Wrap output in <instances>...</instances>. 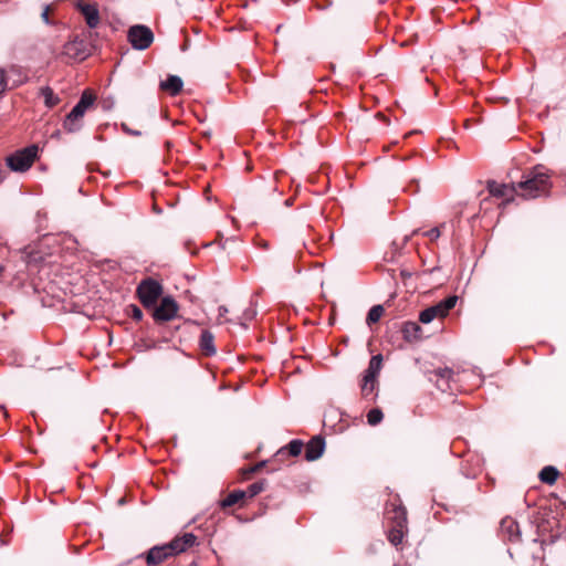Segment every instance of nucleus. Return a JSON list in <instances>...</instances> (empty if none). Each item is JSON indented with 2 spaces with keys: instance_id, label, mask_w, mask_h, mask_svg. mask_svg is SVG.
<instances>
[{
  "instance_id": "nucleus-35",
  "label": "nucleus",
  "mask_w": 566,
  "mask_h": 566,
  "mask_svg": "<svg viewBox=\"0 0 566 566\" xmlns=\"http://www.w3.org/2000/svg\"><path fill=\"white\" fill-rule=\"evenodd\" d=\"M7 170L4 167L0 166V184L6 179Z\"/></svg>"
},
{
  "instance_id": "nucleus-14",
  "label": "nucleus",
  "mask_w": 566,
  "mask_h": 566,
  "mask_svg": "<svg viewBox=\"0 0 566 566\" xmlns=\"http://www.w3.org/2000/svg\"><path fill=\"white\" fill-rule=\"evenodd\" d=\"M325 449V441L322 437L316 436L312 438L305 447V459L307 461H315L322 457Z\"/></svg>"
},
{
  "instance_id": "nucleus-2",
  "label": "nucleus",
  "mask_w": 566,
  "mask_h": 566,
  "mask_svg": "<svg viewBox=\"0 0 566 566\" xmlns=\"http://www.w3.org/2000/svg\"><path fill=\"white\" fill-rule=\"evenodd\" d=\"M94 103V96L87 92H84L77 104L72 108L70 114L66 116L63 127L69 133L77 132L82 124L81 119L84 116L86 109Z\"/></svg>"
},
{
  "instance_id": "nucleus-16",
  "label": "nucleus",
  "mask_w": 566,
  "mask_h": 566,
  "mask_svg": "<svg viewBox=\"0 0 566 566\" xmlns=\"http://www.w3.org/2000/svg\"><path fill=\"white\" fill-rule=\"evenodd\" d=\"M174 556L167 544L153 547L147 554L148 564H160L168 557Z\"/></svg>"
},
{
  "instance_id": "nucleus-19",
  "label": "nucleus",
  "mask_w": 566,
  "mask_h": 566,
  "mask_svg": "<svg viewBox=\"0 0 566 566\" xmlns=\"http://www.w3.org/2000/svg\"><path fill=\"white\" fill-rule=\"evenodd\" d=\"M402 333L403 337L409 342L422 338V329L417 323H406Z\"/></svg>"
},
{
  "instance_id": "nucleus-31",
  "label": "nucleus",
  "mask_w": 566,
  "mask_h": 566,
  "mask_svg": "<svg viewBox=\"0 0 566 566\" xmlns=\"http://www.w3.org/2000/svg\"><path fill=\"white\" fill-rule=\"evenodd\" d=\"M424 235L429 237L431 240H436L440 237V231L438 228H433L427 231Z\"/></svg>"
},
{
  "instance_id": "nucleus-9",
  "label": "nucleus",
  "mask_w": 566,
  "mask_h": 566,
  "mask_svg": "<svg viewBox=\"0 0 566 566\" xmlns=\"http://www.w3.org/2000/svg\"><path fill=\"white\" fill-rule=\"evenodd\" d=\"M153 317L156 322H168L177 316L179 306L174 297L165 296L158 306L155 305Z\"/></svg>"
},
{
  "instance_id": "nucleus-7",
  "label": "nucleus",
  "mask_w": 566,
  "mask_h": 566,
  "mask_svg": "<svg viewBox=\"0 0 566 566\" xmlns=\"http://www.w3.org/2000/svg\"><path fill=\"white\" fill-rule=\"evenodd\" d=\"M127 38L134 49L143 51L153 43L154 33L148 27L136 24L129 28Z\"/></svg>"
},
{
  "instance_id": "nucleus-15",
  "label": "nucleus",
  "mask_w": 566,
  "mask_h": 566,
  "mask_svg": "<svg viewBox=\"0 0 566 566\" xmlns=\"http://www.w3.org/2000/svg\"><path fill=\"white\" fill-rule=\"evenodd\" d=\"M62 54L74 60H83L86 56L83 42L77 40L65 43Z\"/></svg>"
},
{
  "instance_id": "nucleus-20",
  "label": "nucleus",
  "mask_w": 566,
  "mask_h": 566,
  "mask_svg": "<svg viewBox=\"0 0 566 566\" xmlns=\"http://www.w3.org/2000/svg\"><path fill=\"white\" fill-rule=\"evenodd\" d=\"M303 442L301 440H292L286 447L280 449L276 453L277 457H283L287 452L292 457H297L303 450Z\"/></svg>"
},
{
  "instance_id": "nucleus-10",
  "label": "nucleus",
  "mask_w": 566,
  "mask_h": 566,
  "mask_svg": "<svg viewBox=\"0 0 566 566\" xmlns=\"http://www.w3.org/2000/svg\"><path fill=\"white\" fill-rule=\"evenodd\" d=\"M76 9L82 13L86 24L94 29L99 24V12L96 3L76 2Z\"/></svg>"
},
{
  "instance_id": "nucleus-17",
  "label": "nucleus",
  "mask_w": 566,
  "mask_h": 566,
  "mask_svg": "<svg viewBox=\"0 0 566 566\" xmlns=\"http://www.w3.org/2000/svg\"><path fill=\"white\" fill-rule=\"evenodd\" d=\"M182 86L184 82L177 75H169L165 81H161L159 84L160 90L168 92L172 96L180 93Z\"/></svg>"
},
{
  "instance_id": "nucleus-27",
  "label": "nucleus",
  "mask_w": 566,
  "mask_h": 566,
  "mask_svg": "<svg viewBox=\"0 0 566 566\" xmlns=\"http://www.w3.org/2000/svg\"><path fill=\"white\" fill-rule=\"evenodd\" d=\"M264 481L252 483L251 485H249L247 494H249L250 497H253L264 490Z\"/></svg>"
},
{
  "instance_id": "nucleus-33",
  "label": "nucleus",
  "mask_w": 566,
  "mask_h": 566,
  "mask_svg": "<svg viewBox=\"0 0 566 566\" xmlns=\"http://www.w3.org/2000/svg\"><path fill=\"white\" fill-rule=\"evenodd\" d=\"M264 465H265V462L262 461V462L251 467L247 472L248 473H255V472L260 471Z\"/></svg>"
},
{
  "instance_id": "nucleus-6",
  "label": "nucleus",
  "mask_w": 566,
  "mask_h": 566,
  "mask_svg": "<svg viewBox=\"0 0 566 566\" xmlns=\"http://www.w3.org/2000/svg\"><path fill=\"white\" fill-rule=\"evenodd\" d=\"M36 153V146L27 147L7 157V165L12 171L23 172L32 166Z\"/></svg>"
},
{
  "instance_id": "nucleus-36",
  "label": "nucleus",
  "mask_w": 566,
  "mask_h": 566,
  "mask_svg": "<svg viewBox=\"0 0 566 566\" xmlns=\"http://www.w3.org/2000/svg\"><path fill=\"white\" fill-rule=\"evenodd\" d=\"M400 274H401V276H402L403 279H405V277H410V276H411V273H410V272H408V271H406V270H402V271L400 272Z\"/></svg>"
},
{
  "instance_id": "nucleus-12",
  "label": "nucleus",
  "mask_w": 566,
  "mask_h": 566,
  "mask_svg": "<svg viewBox=\"0 0 566 566\" xmlns=\"http://www.w3.org/2000/svg\"><path fill=\"white\" fill-rule=\"evenodd\" d=\"M197 542V537L192 533H185L182 536L175 537L167 543L172 555L176 556L192 547Z\"/></svg>"
},
{
  "instance_id": "nucleus-4",
  "label": "nucleus",
  "mask_w": 566,
  "mask_h": 566,
  "mask_svg": "<svg viewBox=\"0 0 566 566\" xmlns=\"http://www.w3.org/2000/svg\"><path fill=\"white\" fill-rule=\"evenodd\" d=\"M161 294V284L153 279L143 280L137 286L139 301L147 308L155 307Z\"/></svg>"
},
{
  "instance_id": "nucleus-23",
  "label": "nucleus",
  "mask_w": 566,
  "mask_h": 566,
  "mask_svg": "<svg viewBox=\"0 0 566 566\" xmlns=\"http://www.w3.org/2000/svg\"><path fill=\"white\" fill-rule=\"evenodd\" d=\"M247 495L245 491L237 490L231 492L226 499L221 501V507H230L237 504L239 501L243 500Z\"/></svg>"
},
{
  "instance_id": "nucleus-18",
  "label": "nucleus",
  "mask_w": 566,
  "mask_h": 566,
  "mask_svg": "<svg viewBox=\"0 0 566 566\" xmlns=\"http://www.w3.org/2000/svg\"><path fill=\"white\" fill-rule=\"evenodd\" d=\"M214 337L211 332L203 331L200 336V347L208 356L214 355L217 349L214 347Z\"/></svg>"
},
{
  "instance_id": "nucleus-22",
  "label": "nucleus",
  "mask_w": 566,
  "mask_h": 566,
  "mask_svg": "<svg viewBox=\"0 0 566 566\" xmlns=\"http://www.w3.org/2000/svg\"><path fill=\"white\" fill-rule=\"evenodd\" d=\"M558 470L555 467L548 465L541 470L539 480L546 484H554L558 478Z\"/></svg>"
},
{
  "instance_id": "nucleus-28",
  "label": "nucleus",
  "mask_w": 566,
  "mask_h": 566,
  "mask_svg": "<svg viewBox=\"0 0 566 566\" xmlns=\"http://www.w3.org/2000/svg\"><path fill=\"white\" fill-rule=\"evenodd\" d=\"M11 71L17 74L18 80L13 82L14 86H20L29 81V76L19 67H12Z\"/></svg>"
},
{
  "instance_id": "nucleus-1",
  "label": "nucleus",
  "mask_w": 566,
  "mask_h": 566,
  "mask_svg": "<svg viewBox=\"0 0 566 566\" xmlns=\"http://www.w3.org/2000/svg\"><path fill=\"white\" fill-rule=\"evenodd\" d=\"M551 176L543 166L534 167L525 180L517 184L521 196L525 199H534L548 192L551 188Z\"/></svg>"
},
{
  "instance_id": "nucleus-29",
  "label": "nucleus",
  "mask_w": 566,
  "mask_h": 566,
  "mask_svg": "<svg viewBox=\"0 0 566 566\" xmlns=\"http://www.w3.org/2000/svg\"><path fill=\"white\" fill-rule=\"evenodd\" d=\"M8 87L6 70L0 67V94L4 93Z\"/></svg>"
},
{
  "instance_id": "nucleus-32",
  "label": "nucleus",
  "mask_w": 566,
  "mask_h": 566,
  "mask_svg": "<svg viewBox=\"0 0 566 566\" xmlns=\"http://www.w3.org/2000/svg\"><path fill=\"white\" fill-rule=\"evenodd\" d=\"M49 11H50V7L46 6L41 13V18H42L43 22L46 24H50Z\"/></svg>"
},
{
  "instance_id": "nucleus-34",
  "label": "nucleus",
  "mask_w": 566,
  "mask_h": 566,
  "mask_svg": "<svg viewBox=\"0 0 566 566\" xmlns=\"http://www.w3.org/2000/svg\"><path fill=\"white\" fill-rule=\"evenodd\" d=\"M218 312H219L218 321H219V323H222L221 318L226 316V314L228 313V308L224 306H219Z\"/></svg>"
},
{
  "instance_id": "nucleus-11",
  "label": "nucleus",
  "mask_w": 566,
  "mask_h": 566,
  "mask_svg": "<svg viewBox=\"0 0 566 566\" xmlns=\"http://www.w3.org/2000/svg\"><path fill=\"white\" fill-rule=\"evenodd\" d=\"M488 190L494 197L507 198L506 201L504 202V205H505L510 200H512L514 197V193L517 192V185H514V184L506 185V184H500L497 181L491 180V181H488Z\"/></svg>"
},
{
  "instance_id": "nucleus-13",
  "label": "nucleus",
  "mask_w": 566,
  "mask_h": 566,
  "mask_svg": "<svg viewBox=\"0 0 566 566\" xmlns=\"http://www.w3.org/2000/svg\"><path fill=\"white\" fill-rule=\"evenodd\" d=\"M453 376V370L446 368H438L429 373V380L434 381L438 389L446 391L449 389V381Z\"/></svg>"
},
{
  "instance_id": "nucleus-37",
  "label": "nucleus",
  "mask_w": 566,
  "mask_h": 566,
  "mask_svg": "<svg viewBox=\"0 0 566 566\" xmlns=\"http://www.w3.org/2000/svg\"><path fill=\"white\" fill-rule=\"evenodd\" d=\"M254 315V313H251L248 315L249 318H252V316Z\"/></svg>"
},
{
  "instance_id": "nucleus-24",
  "label": "nucleus",
  "mask_w": 566,
  "mask_h": 566,
  "mask_svg": "<svg viewBox=\"0 0 566 566\" xmlns=\"http://www.w3.org/2000/svg\"><path fill=\"white\" fill-rule=\"evenodd\" d=\"M384 313H385V308H384L382 305H375V306H373L369 310V312H368V315H367V318H366V323L368 325L377 323L381 318Z\"/></svg>"
},
{
  "instance_id": "nucleus-21",
  "label": "nucleus",
  "mask_w": 566,
  "mask_h": 566,
  "mask_svg": "<svg viewBox=\"0 0 566 566\" xmlns=\"http://www.w3.org/2000/svg\"><path fill=\"white\" fill-rule=\"evenodd\" d=\"M40 95L43 97L44 104L49 108H52L60 103V97L49 86L41 87Z\"/></svg>"
},
{
  "instance_id": "nucleus-3",
  "label": "nucleus",
  "mask_w": 566,
  "mask_h": 566,
  "mask_svg": "<svg viewBox=\"0 0 566 566\" xmlns=\"http://www.w3.org/2000/svg\"><path fill=\"white\" fill-rule=\"evenodd\" d=\"M394 509L391 510V538L390 542L392 545L401 544L403 537L408 533L407 527V511L406 507L401 505H395L391 503Z\"/></svg>"
},
{
  "instance_id": "nucleus-26",
  "label": "nucleus",
  "mask_w": 566,
  "mask_h": 566,
  "mask_svg": "<svg viewBox=\"0 0 566 566\" xmlns=\"http://www.w3.org/2000/svg\"><path fill=\"white\" fill-rule=\"evenodd\" d=\"M502 527L507 528L511 539H513V536L518 537V525L513 520H503Z\"/></svg>"
},
{
  "instance_id": "nucleus-8",
  "label": "nucleus",
  "mask_w": 566,
  "mask_h": 566,
  "mask_svg": "<svg viewBox=\"0 0 566 566\" xmlns=\"http://www.w3.org/2000/svg\"><path fill=\"white\" fill-rule=\"evenodd\" d=\"M381 366H382V356L380 354L373 356L369 361L368 368L365 371L364 378H363V384H361L363 395L368 396L374 391L375 385H376V379L381 369Z\"/></svg>"
},
{
  "instance_id": "nucleus-5",
  "label": "nucleus",
  "mask_w": 566,
  "mask_h": 566,
  "mask_svg": "<svg viewBox=\"0 0 566 566\" xmlns=\"http://www.w3.org/2000/svg\"><path fill=\"white\" fill-rule=\"evenodd\" d=\"M458 302L457 295H451L443 301L427 307L419 314V321L423 324L431 323L434 318H444Z\"/></svg>"
},
{
  "instance_id": "nucleus-25",
  "label": "nucleus",
  "mask_w": 566,
  "mask_h": 566,
  "mask_svg": "<svg viewBox=\"0 0 566 566\" xmlns=\"http://www.w3.org/2000/svg\"><path fill=\"white\" fill-rule=\"evenodd\" d=\"M382 419H384V413L378 408H374V409L369 410L367 413V422L370 426L378 424Z\"/></svg>"
},
{
  "instance_id": "nucleus-30",
  "label": "nucleus",
  "mask_w": 566,
  "mask_h": 566,
  "mask_svg": "<svg viewBox=\"0 0 566 566\" xmlns=\"http://www.w3.org/2000/svg\"><path fill=\"white\" fill-rule=\"evenodd\" d=\"M130 315L135 321H140L143 318L142 310L136 305H130Z\"/></svg>"
}]
</instances>
